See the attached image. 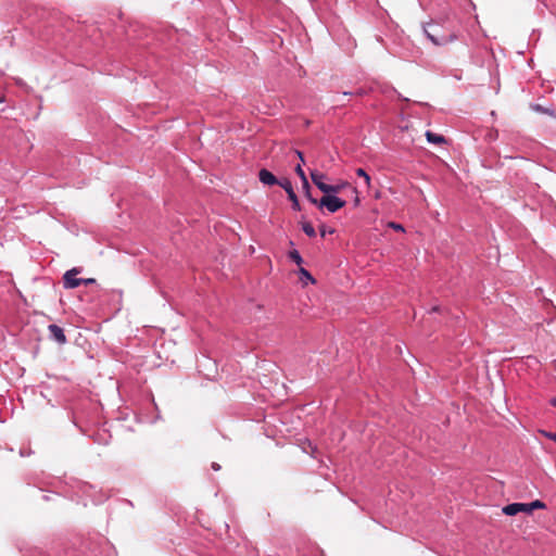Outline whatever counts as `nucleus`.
<instances>
[{"label":"nucleus","mask_w":556,"mask_h":556,"mask_svg":"<svg viewBox=\"0 0 556 556\" xmlns=\"http://www.w3.org/2000/svg\"><path fill=\"white\" fill-rule=\"evenodd\" d=\"M527 506V513L528 514H531L534 509H542V508H545V504L539 500L532 502V503H529V504H526Z\"/></svg>","instance_id":"obj_13"},{"label":"nucleus","mask_w":556,"mask_h":556,"mask_svg":"<svg viewBox=\"0 0 556 556\" xmlns=\"http://www.w3.org/2000/svg\"><path fill=\"white\" fill-rule=\"evenodd\" d=\"M496 136H497V132L490 134V137H496Z\"/></svg>","instance_id":"obj_29"},{"label":"nucleus","mask_w":556,"mask_h":556,"mask_svg":"<svg viewBox=\"0 0 556 556\" xmlns=\"http://www.w3.org/2000/svg\"><path fill=\"white\" fill-rule=\"evenodd\" d=\"M389 226L392 227L393 229L395 230H400V231H404V228L401 224H395V223H389Z\"/></svg>","instance_id":"obj_19"},{"label":"nucleus","mask_w":556,"mask_h":556,"mask_svg":"<svg viewBox=\"0 0 556 556\" xmlns=\"http://www.w3.org/2000/svg\"><path fill=\"white\" fill-rule=\"evenodd\" d=\"M94 282H96L94 278L83 279V285H91V283H94Z\"/></svg>","instance_id":"obj_23"},{"label":"nucleus","mask_w":556,"mask_h":556,"mask_svg":"<svg viewBox=\"0 0 556 556\" xmlns=\"http://www.w3.org/2000/svg\"><path fill=\"white\" fill-rule=\"evenodd\" d=\"M4 101V98L3 97H0V103Z\"/></svg>","instance_id":"obj_32"},{"label":"nucleus","mask_w":556,"mask_h":556,"mask_svg":"<svg viewBox=\"0 0 556 556\" xmlns=\"http://www.w3.org/2000/svg\"><path fill=\"white\" fill-rule=\"evenodd\" d=\"M302 229L308 237H315L316 235L313 225L308 222L302 223Z\"/></svg>","instance_id":"obj_14"},{"label":"nucleus","mask_w":556,"mask_h":556,"mask_svg":"<svg viewBox=\"0 0 556 556\" xmlns=\"http://www.w3.org/2000/svg\"><path fill=\"white\" fill-rule=\"evenodd\" d=\"M49 329V332H50V337L56 341L59 344H64L66 343V336L64 333V330L59 327L58 325H50L48 327Z\"/></svg>","instance_id":"obj_7"},{"label":"nucleus","mask_w":556,"mask_h":556,"mask_svg":"<svg viewBox=\"0 0 556 556\" xmlns=\"http://www.w3.org/2000/svg\"><path fill=\"white\" fill-rule=\"evenodd\" d=\"M426 138L429 143H433V144H441V143L446 142V139L444 136L429 131V130L426 131Z\"/></svg>","instance_id":"obj_10"},{"label":"nucleus","mask_w":556,"mask_h":556,"mask_svg":"<svg viewBox=\"0 0 556 556\" xmlns=\"http://www.w3.org/2000/svg\"><path fill=\"white\" fill-rule=\"evenodd\" d=\"M307 197L309 199V201L313 203V204H317V200L316 199H313L309 193L307 192Z\"/></svg>","instance_id":"obj_25"},{"label":"nucleus","mask_w":556,"mask_h":556,"mask_svg":"<svg viewBox=\"0 0 556 556\" xmlns=\"http://www.w3.org/2000/svg\"><path fill=\"white\" fill-rule=\"evenodd\" d=\"M431 312H439V307L438 306H434Z\"/></svg>","instance_id":"obj_28"},{"label":"nucleus","mask_w":556,"mask_h":556,"mask_svg":"<svg viewBox=\"0 0 556 556\" xmlns=\"http://www.w3.org/2000/svg\"><path fill=\"white\" fill-rule=\"evenodd\" d=\"M289 257L295 262L298 265H301L302 263V257L300 255V253L296 251V250H292L290 253H289Z\"/></svg>","instance_id":"obj_16"},{"label":"nucleus","mask_w":556,"mask_h":556,"mask_svg":"<svg viewBox=\"0 0 556 556\" xmlns=\"http://www.w3.org/2000/svg\"><path fill=\"white\" fill-rule=\"evenodd\" d=\"M295 154L298 155V159H300V163H304V155L300 150H295Z\"/></svg>","instance_id":"obj_22"},{"label":"nucleus","mask_w":556,"mask_h":556,"mask_svg":"<svg viewBox=\"0 0 556 556\" xmlns=\"http://www.w3.org/2000/svg\"><path fill=\"white\" fill-rule=\"evenodd\" d=\"M300 274L302 277H305L307 280H309L311 282H314V278L313 276L303 267L300 268Z\"/></svg>","instance_id":"obj_17"},{"label":"nucleus","mask_w":556,"mask_h":556,"mask_svg":"<svg viewBox=\"0 0 556 556\" xmlns=\"http://www.w3.org/2000/svg\"><path fill=\"white\" fill-rule=\"evenodd\" d=\"M503 513L507 516H515L519 513H527L526 503H513L503 507Z\"/></svg>","instance_id":"obj_8"},{"label":"nucleus","mask_w":556,"mask_h":556,"mask_svg":"<svg viewBox=\"0 0 556 556\" xmlns=\"http://www.w3.org/2000/svg\"><path fill=\"white\" fill-rule=\"evenodd\" d=\"M295 172L298 174V176L301 178L302 182H303V187L308 189L309 188V185H308V181H307V178L305 176V173L302 168V164L299 163L295 167Z\"/></svg>","instance_id":"obj_11"},{"label":"nucleus","mask_w":556,"mask_h":556,"mask_svg":"<svg viewBox=\"0 0 556 556\" xmlns=\"http://www.w3.org/2000/svg\"><path fill=\"white\" fill-rule=\"evenodd\" d=\"M496 136H497V132L490 134V137H496Z\"/></svg>","instance_id":"obj_30"},{"label":"nucleus","mask_w":556,"mask_h":556,"mask_svg":"<svg viewBox=\"0 0 556 556\" xmlns=\"http://www.w3.org/2000/svg\"><path fill=\"white\" fill-rule=\"evenodd\" d=\"M311 178H312V181L315 184V186L321 192L328 193V190H332L330 188V185L325 181L327 177L323 173H319L318 170H312Z\"/></svg>","instance_id":"obj_5"},{"label":"nucleus","mask_w":556,"mask_h":556,"mask_svg":"<svg viewBox=\"0 0 556 556\" xmlns=\"http://www.w3.org/2000/svg\"><path fill=\"white\" fill-rule=\"evenodd\" d=\"M279 186L287 192L289 200L292 202V208H300L299 199L293 190L292 184L288 178H282Z\"/></svg>","instance_id":"obj_3"},{"label":"nucleus","mask_w":556,"mask_h":556,"mask_svg":"<svg viewBox=\"0 0 556 556\" xmlns=\"http://www.w3.org/2000/svg\"><path fill=\"white\" fill-rule=\"evenodd\" d=\"M330 188L332 190H328V193L330 194H334V195H338L340 192L342 191H348L352 194H356V188L353 187L350 182H339V184H336V185H330ZM358 197L355 195V204H358Z\"/></svg>","instance_id":"obj_4"},{"label":"nucleus","mask_w":556,"mask_h":556,"mask_svg":"<svg viewBox=\"0 0 556 556\" xmlns=\"http://www.w3.org/2000/svg\"><path fill=\"white\" fill-rule=\"evenodd\" d=\"M546 438L556 443V432H543Z\"/></svg>","instance_id":"obj_20"},{"label":"nucleus","mask_w":556,"mask_h":556,"mask_svg":"<svg viewBox=\"0 0 556 556\" xmlns=\"http://www.w3.org/2000/svg\"><path fill=\"white\" fill-rule=\"evenodd\" d=\"M346 205V201L341 197L324 193V195L319 200L318 208H343Z\"/></svg>","instance_id":"obj_1"},{"label":"nucleus","mask_w":556,"mask_h":556,"mask_svg":"<svg viewBox=\"0 0 556 556\" xmlns=\"http://www.w3.org/2000/svg\"><path fill=\"white\" fill-rule=\"evenodd\" d=\"M258 179L262 184L267 186L279 185V179L266 168H262L258 172Z\"/></svg>","instance_id":"obj_6"},{"label":"nucleus","mask_w":556,"mask_h":556,"mask_svg":"<svg viewBox=\"0 0 556 556\" xmlns=\"http://www.w3.org/2000/svg\"><path fill=\"white\" fill-rule=\"evenodd\" d=\"M496 136H497V132L490 134V137H496Z\"/></svg>","instance_id":"obj_31"},{"label":"nucleus","mask_w":556,"mask_h":556,"mask_svg":"<svg viewBox=\"0 0 556 556\" xmlns=\"http://www.w3.org/2000/svg\"><path fill=\"white\" fill-rule=\"evenodd\" d=\"M81 273V268L74 267L67 270L63 275V285L66 289H74L83 285V278H76L78 274Z\"/></svg>","instance_id":"obj_2"},{"label":"nucleus","mask_w":556,"mask_h":556,"mask_svg":"<svg viewBox=\"0 0 556 556\" xmlns=\"http://www.w3.org/2000/svg\"><path fill=\"white\" fill-rule=\"evenodd\" d=\"M393 91H394V93H396V94H397V97H399L400 99H402V100H404V101H408V99H407V98H403L400 93H397V91H396V90H393Z\"/></svg>","instance_id":"obj_26"},{"label":"nucleus","mask_w":556,"mask_h":556,"mask_svg":"<svg viewBox=\"0 0 556 556\" xmlns=\"http://www.w3.org/2000/svg\"><path fill=\"white\" fill-rule=\"evenodd\" d=\"M366 92L364 89H358L356 92L352 93V92H343L344 96H348V94H356V96H364Z\"/></svg>","instance_id":"obj_21"},{"label":"nucleus","mask_w":556,"mask_h":556,"mask_svg":"<svg viewBox=\"0 0 556 556\" xmlns=\"http://www.w3.org/2000/svg\"><path fill=\"white\" fill-rule=\"evenodd\" d=\"M551 404L556 407V397L552 399Z\"/></svg>","instance_id":"obj_27"},{"label":"nucleus","mask_w":556,"mask_h":556,"mask_svg":"<svg viewBox=\"0 0 556 556\" xmlns=\"http://www.w3.org/2000/svg\"><path fill=\"white\" fill-rule=\"evenodd\" d=\"M319 230H320V235H321V237H325L327 232H329V233H332V232H333V230H332V229L327 230V228H326V226H325V225H320Z\"/></svg>","instance_id":"obj_18"},{"label":"nucleus","mask_w":556,"mask_h":556,"mask_svg":"<svg viewBox=\"0 0 556 556\" xmlns=\"http://www.w3.org/2000/svg\"><path fill=\"white\" fill-rule=\"evenodd\" d=\"M425 34L427 36V38L435 46H443V45H446L448 42H452L453 40L456 39V37L454 35H450L447 37H442V38H439L437 36H434L433 34H431L428 29H425Z\"/></svg>","instance_id":"obj_9"},{"label":"nucleus","mask_w":556,"mask_h":556,"mask_svg":"<svg viewBox=\"0 0 556 556\" xmlns=\"http://www.w3.org/2000/svg\"><path fill=\"white\" fill-rule=\"evenodd\" d=\"M212 469H213V470H215V471H217V470H219V469H220V466H219L217 463H213V464H212Z\"/></svg>","instance_id":"obj_24"},{"label":"nucleus","mask_w":556,"mask_h":556,"mask_svg":"<svg viewBox=\"0 0 556 556\" xmlns=\"http://www.w3.org/2000/svg\"><path fill=\"white\" fill-rule=\"evenodd\" d=\"M531 110L546 115H553L554 111L547 108L542 106L541 104L534 103L530 105Z\"/></svg>","instance_id":"obj_12"},{"label":"nucleus","mask_w":556,"mask_h":556,"mask_svg":"<svg viewBox=\"0 0 556 556\" xmlns=\"http://www.w3.org/2000/svg\"><path fill=\"white\" fill-rule=\"evenodd\" d=\"M356 175H357L358 177L364 178V181H365L366 187H368V186H369L370 177H369V175L365 172V169H363V168H357V169H356Z\"/></svg>","instance_id":"obj_15"}]
</instances>
